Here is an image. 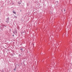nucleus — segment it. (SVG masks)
Segmentation results:
<instances>
[{
    "instance_id": "obj_12",
    "label": "nucleus",
    "mask_w": 72,
    "mask_h": 72,
    "mask_svg": "<svg viewBox=\"0 0 72 72\" xmlns=\"http://www.w3.org/2000/svg\"><path fill=\"white\" fill-rule=\"evenodd\" d=\"M64 36V33L63 35V36Z\"/></svg>"
},
{
    "instance_id": "obj_15",
    "label": "nucleus",
    "mask_w": 72,
    "mask_h": 72,
    "mask_svg": "<svg viewBox=\"0 0 72 72\" xmlns=\"http://www.w3.org/2000/svg\"><path fill=\"white\" fill-rule=\"evenodd\" d=\"M12 56H14V55H13L12 54Z\"/></svg>"
},
{
    "instance_id": "obj_9",
    "label": "nucleus",
    "mask_w": 72,
    "mask_h": 72,
    "mask_svg": "<svg viewBox=\"0 0 72 72\" xmlns=\"http://www.w3.org/2000/svg\"><path fill=\"white\" fill-rule=\"evenodd\" d=\"M14 17L15 18H17V16H14Z\"/></svg>"
},
{
    "instance_id": "obj_8",
    "label": "nucleus",
    "mask_w": 72,
    "mask_h": 72,
    "mask_svg": "<svg viewBox=\"0 0 72 72\" xmlns=\"http://www.w3.org/2000/svg\"><path fill=\"white\" fill-rule=\"evenodd\" d=\"M56 4H58V1H56Z\"/></svg>"
},
{
    "instance_id": "obj_20",
    "label": "nucleus",
    "mask_w": 72,
    "mask_h": 72,
    "mask_svg": "<svg viewBox=\"0 0 72 72\" xmlns=\"http://www.w3.org/2000/svg\"><path fill=\"white\" fill-rule=\"evenodd\" d=\"M56 5H57V4H56Z\"/></svg>"
},
{
    "instance_id": "obj_19",
    "label": "nucleus",
    "mask_w": 72,
    "mask_h": 72,
    "mask_svg": "<svg viewBox=\"0 0 72 72\" xmlns=\"http://www.w3.org/2000/svg\"><path fill=\"white\" fill-rule=\"evenodd\" d=\"M20 12H21V10L20 11Z\"/></svg>"
},
{
    "instance_id": "obj_7",
    "label": "nucleus",
    "mask_w": 72,
    "mask_h": 72,
    "mask_svg": "<svg viewBox=\"0 0 72 72\" xmlns=\"http://www.w3.org/2000/svg\"><path fill=\"white\" fill-rule=\"evenodd\" d=\"M68 35V34H67V33H66V34L65 35V36H67Z\"/></svg>"
},
{
    "instance_id": "obj_14",
    "label": "nucleus",
    "mask_w": 72,
    "mask_h": 72,
    "mask_svg": "<svg viewBox=\"0 0 72 72\" xmlns=\"http://www.w3.org/2000/svg\"><path fill=\"white\" fill-rule=\"evenodd\" d=\"M12 36H13L14 37V35H12Z\"/></svg>"
},
{
    "instance_id": "obj_18",
    "label": "nucleus",
    "mask_w": 72,
    "mask_h": 72,
    "mask_svg": "<svg viewBox=\"0 0 72 72\" xmlns=\"http://www.w3.org/2000/svg\"><path fill=\"white\" fill-rule=\"evenodd\" d=\"M5 27H6V26H5Z\"/></svg>"
},
{
    "instance_id": "obj_5",
    "label": "nucleus",
    "mask_w": 72,
    "mask_h": 72,
    "mask_svg": "<svg viewBox=\"0 0 72 72\" xmlns=\"http://www.w3.org/2000/svg\"><path fill=\"white\" fill-rule=\"evenodd\" d=\"M18 3L19 4V5H20L21 4V2L19 1L18 2Z\"/></svg>"
},
{
    "instance_id": "obj_10",
    "label": "nucleus",
    "mask_w": 72,
    "mask_h": 72,
    "mask_svg": "<svg viewBox=\"0 0 72 72\" xmlns=\"http://www.w3.org/2000/svg\"><path fill=\"white\" fill-rule=\"evenodd\" d=\"M19 57H21V55L20 54H19Z\"/></svg>"
},
{
    "instance_id": "obj_13",
    "label": "nucleus",
    "mask_w": 72,
    "mask_h": 72,
    "mask_svg": "<svg viewBox=\"0 0 72 72\" xmlns=\"http://www.w3.org/2000/svg\"><path fill=\"white\" fill-rule=\"evenodd\" d=\"M21 50H22V48H21Z\"/></svg>"
},
{
    "instance_id": "obj_17",
    "label": "nucleus",
    "mask_w": 72,
    "mask_h": 72,
    "mask_svg": "<svg viewBox=\"0 0 72 72\" xmlns=\"http://www.w3.org/2000/svg\"><path fill=\"white\" fill-rule=\"evenodd\" d=\"M64 11H66V10H64Z\"/></svg>"
},
{
    "instance_id": "obj_16",
    "label": "nucleus",
    "mask_w": 72,
    "mask_h": 72,
    "mask_svg": "<svg viewBox=\"0 0 72 72\" xmlns=\"http://www.w3.org/2000/svg\"><path fill=\"white\" fill-rule=\"evenodd\" d=\"M2 30V31H3V29Z\"/></svg>"
},
{
    "instance_id": "obj_3",
    "label": "nucleus",
    "mask_w": 72,
    "mask_h": 72,
    "mask_svg": "<svg viewBox=\"0 0 72 72\" xmlns=\"http://www.w3.org/2000/svg\"><path fill=\"white\" fill-rule=\"evenodd\" d=\"M58 31H60L62 30V28H61V27H58V28L57 29Z\"/></svg>"
},
{
    "instance_id": "obj_6",
    "label": "nucleus",
    "mask_w": 72,
    "mask_h": 72,
    "mask_svg": "<svg viewBox=\"0 0 72 72\" xmlns=\"http://www.w3.org/2000/svg\"><path fill=\"white\" fill-rule=\"evenodd\" d=\"M13 13L14 14H16V12L14 11H13Z\"/></svg>"
},
{
    "instance_id": "obj_1",
    "label": "nucleus",
    "mask_w": 72,
    "mask_h": 72,
    "mask_svg": "<svg viewBox=\"0 0 72 72\" xmlns=\"http://www.w3.org/2000/svg\"><path fill=\"white\" fill-rule=\"evenodd\" d=\"M9 18L8 17L6 19L5 21V22L8 23H9Z\"/></svg>"
},
{
    "instance_id": "obj_2",
    "label": "nucleus",
    "mask_w": 72,
    "mask_h": 72,
    "mask_svg": "<svg viewBox=\"0 0 72 72\" xmlns=\"http://www.w3.org/2000/svg\"><path fill=\"white\" fill-rule=\"evenodd\" d=\"M13 33L15 35H17V30H15L13 32Z\"/></svg>"
},
{
    "instance_id": "obj_11",
    "label": "nucleus",
    "mask_w": 72,
    "mask_h": 72,
    "mask_svg": "<svg viewBox=\"0 0 72 72\" xmlns=\"http://www.w3.org/2000/svg\"><path fill=\"white\" fill-rule=\"evenodd\" d=\"M16 69L15 68L14 69V71H15V69Z\"/></svg>"
},
{
    "instance_id": "obj_4",
    "label": "nucleus",
    "mask_w": 72,
    "mask_h": 72,
    "mask_svg": "<svg viewBox=\"0 0 72 72\" xmlns=\"http://www.w3.org/2000/svg\"><path fill=\"white\" fill-rule=\"evenodd\" d=\"M21 33L22 35H25V34H26V31L22 32H21Z\"/></svg>"
}]
</instances>
